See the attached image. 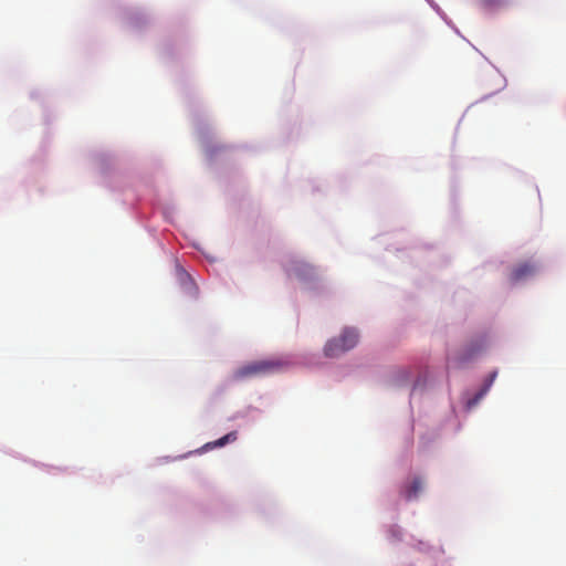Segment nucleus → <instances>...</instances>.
I'll return each instance as SVG.
<instances>
[{"label": "nucleus", "mask_w": 566, "mask_h": 566, "mask_svg": "<svg viewBox=\"0 0 566 566\" xmlns=\"http://www.w3.org/2000/svg\"><path fill=\"white\" fill-rule=\"evenodd\" d=\"M286 363L280 358H269L248 363L234 370L232 378L242 380L245 378L266 376L281 371Z\"/></svg>", "instance_id": "nucleus-1"}, {"label": "nucleus", "mask_w": 566, "mask_h": 566, "mask_svg": "<svg viewBox=\"0 0 566 566\" xmlns=\"http://www.w3.org/2000/svg\"><path fill=\"white\" fill-rule=\"evenodd\" d=\"M358 343V333L354 328H345L338 337L329 339L324 353L327 357H338L347 350L354 348Z\"/></svg>", "instance_id": "nucleus-2"}, {"label": "nucleus", "mask_w": 566, "mask_h": 566, "mask_svg": "<svg viewBox=\"0 0 566 566\" xmlns=\"http://www.w3.org/2000/svg\"><path fill=\"white\" fill-rule=\"evenodd\" d=\"M537 271V266L531 262H523L517 264L511 272V281L520 282L527 277L533 276Z\"/></svg>", "instance_id": "nucleus-3"}, {"label": "nucleus", "mask_w": 566, "mask_h": 566, "mask_svg": "<svg viewBox=\"0 0 566 566\" xmlns=\"http://www.w3.org/2000/svg\"><path fill=\"white\" fill-rule=\"evenodd\" d=\"M422 490V481L420 478L413 479L410 485H408L403 495L407 500H412L418 496L420 491Z\"/></svg>", "instance_id": "nucleus-4"}, {"label": "nucleus", "mask_w": 566, "mask_h": 566, "mask_svg": "<svg viewBox=\"0 0 566 566\" xmlns=\"http://www.w3.org/2000/svg\"><path fill=\"white\" fill-rule=\"evenodd\" d=\"M237 440V432L235 431H232L226 436H223L222 438L218 439L217 441L213 442V446L214 447H223L226 446L228 442H233Z\"/></svg>", "instance_id": "nucleus-5"}, {"label": "nucleus", "mask_w": 566, "mask_h": 566, "mask_svg": "<svg viewBox=\"0 0 566 566\" xmlns=\"http://www.w3.org/2000/svg\"><path fill=\"white\" fill-rule=\"evenodd\" d=\"M496 375H497L496 371H493L492 374H490V376L484 385V388L481 390L479 397H482L489 390V388L492 386Z\"/></svg>", "instance_id": "nucleus-6"}, {"label": "nucleus", "mask_w": 566, "mask_h": 566, "mask_svg": "<svg viewBox=\"0 0 566 566\" xmlns=\"http://www.w3.org/2000/svg\"><path fill=\"white\" fill-rule=\"evenodd\" d=\"M484 2L491 6V4L500 3L501 0H484Z\"/></svg>", "instance_id": "nucleus-7"}]
</instances>
